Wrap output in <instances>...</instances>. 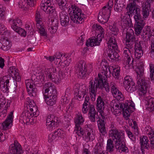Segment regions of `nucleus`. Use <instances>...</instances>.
<instances>
[{
    "label": "nucleus",
    "mask_w": 154,
    "mask_h": 154,
    "mask_svg": "<svg viewBox=\"0 0 154 154\" xmlns=\"http://www.w3.org/2000/svg\"><path fill=\"white\" fill-rule=\"evenodd\" d=\"M89 96H86L85 99V102L83 104L88 106V115H90V118L92 119H94V116L96 112L94 105L91 104L90 102H89Z\"/></svg>",
    "instance_id": "obj_21"
},
{
    "label": "nucleus",
    "mask_w": 154,
    "mask_h": 154,
    "mask_svg": "<svg viewBox=\"0 0 154 154\" xmlns=\"http://www.w3.org/2000/svg\"><path fill=\"white\" fill-rule=\"evenodd\" d=\"M130 32H127L126 33L125 41L126 46L131 49L134 47V43L136 42L135 41V38L133 30L130 29Z\"/></svg>",
    "instance_id": "obj_16"
},
{
    "label": "nucleus",
    "mask_w": 154,
    "mask_h": 154,
    "mask_svg": "<svg viewBox=\"0 0 154 154\" xmlns=\"http://www.w3.org/2000/svg\"><path fill=\"white\" fill-rule=\"evenodd\" d=\"M51 22V25L50 26H48V29L51 34H53L56 32L58 29L59 23L57 20H53Z\"/></svg>",
    "instance_id": "obj_39"
},
{
    "label": "nucleus",
    "mask_w": 154,
    "mask_h": 154,
    "mask_svg": "<svg viewBox=\"0 0 154 154\" xmlns=\"http://www.w3.org/2000/svg\"><path fill=\"white\" fill-rule=\"evenodd\" d=\"M35 15L36 27L39 31L40 35L46 38L47 36V34L42 21V16L40 15V12L38 11L36 12Z\"/></svg>",
    "instance_id": "obj_10"
},
{
    "label": "nucleus",
    "mask_w": 154,
    "mask_h": 154,
    "mask_svg": "<svg viewBox=\"0 0 154 154\" xmlns=\"http://www.w3.org/2000/svg\"><path fill=\"white\" fill-rule=\"evenodd\" d=\"M7 119L2 124H0V128L2 129L6 130L11 128L12 125L13 120L12 115L13 113L11 112Z\"/></svg>",
    "instance_id": "obj_24"
},
{
    "label": "nucleus",
    "mask_w": 154,
    "mask_h": 154,
    "mask_svg": "<svg viewBox=\"0 0 154 154\" xmlns=\"http://www.w3.org/2000/svg\"><path fill=\"white\" fill-rule=\"evenodd\" d=\"M43 94L46 103L51 106L54 105L57 99V91L53 84L48 82L44 85Z\"/></svg>",
    "instance_id": "obj_2"
},
{
    "label": "nucleus",
    "mask_w": 154,
    "mask_h": 154,
    "mask_svg": "<svg viewBox=\"0 0 154 154\" xmlns=\"http://www.w3.org/2000/svg\"><path fill=\"white\" fill-rule=\"evenodd\" d=\"M61 131L60 129H58L53 134H50L49 135L48 141L51 142L54 141H55L59 137L61 136Z\"/></svg>",
    "instance_id": "obj_33"
},
{
    "label": "nucleus",
    "mask_w": 154,
    "mask_h": 154,
    "mask_svg": "<svg viewBox=\"0 0 154 154\" xmlns=\"http://www.w3.org/2000/svg\"><path fill=\"white\" fill-rule=\"evenodd\" d=\"M105 69L101 73L98 74V77L95 78L94 80H91L89 83V90L90 93V97L92 101L95 100V97L97 89L102 90L105 89L108 92L110 91L108 84L107 82V68L105 66Z\"/></svg>",
    "instance_id": "obj_1"
},
{
    "label": "nucleus",
    "mask_w": 154,
    "mask_h": 154,
    "mask_svg": "<svg viewBox=\"0 0 154 154\" xmlns=\"http://www.w3.org/2000/svg\"><path fill=\"white\" fill-rule=\"evenodd\" d=\"M4 134L0 132V142H2L4 141L8 137L7 133H4Z\"/></svg>",
    "instance_id": "obj_57"
},
{
    "label": "nucleus",
    "mask_w": 154,
    "mask_h": 154,
    "mask_svg": "<svg viewBox=\"0 0 154 154\" xmlns=\"http://www.w3.org/2000/svg\"><path fill=\"white\" fill-rule=\"evenodd\" d=\"M98 124L100 132L102 135H104L106 133V130L105 127V123L98 122Z\"/></svg>",
    "instance_id": "obj_46"
},
{
    "label": "nucleus",
    "mask_w": 154,
    "mask_h": 154,
    "mask_svg": "<svg viewBox=\"0 0 154 154\" xmlns=\"http://www.w3.org/2000/svg\"><path fill=\"white\" fill-rule=\"evenodd\" d=\"M60 24L62 26L66 27L69 24V18L68 16L64 12L60 13Z\"/></svg>",
    "instance_id": "obj_30"
},
{
    "label": "nucleus",
    "mask_w": 154,
    "mask_h": 154,
    "mask_svg": "<svg viewBox=\"0 0 154 154\" xmlns=\"http://www.w3.org/2000/svg\"><path fill=\"white\" fill-rule=\"evenodd\" d=\"M59 122V119L57 117L54 115L49 114L46 119L47 127L49 130L54 129L55 127H57Z\"/></svg>",
    "instance_id": "obj_12"
},
{
    "label": "nucleus",
    "mask_w": 154,
    "mask_h": 154,
    "mask_svg": "<svg viewBox=\"0 0 154 154\" xmlns=\"http://www.w3.org/2000/svg\"><path fill=\"white\" fill-rule=\"evenodd\" d=\"M75 130L76 131V133L79 136H82L84 135L85 136V131H86V129L85 130H82L80 126H75Z\"/></svg>",
    "instance_id": "obj_47"
},
{
    "label": "nucleus",
    "mask_w": 154,
    "mask_h": 154,
    "mask_svg": "<svg viewBox=\"0 0 154 154\" xmlns=\"http://www.w3.org/2000/svg\"><path fill=\"white\" fill-rule=\"evenodd\" d=\"M108 84L109 86V83H107ZM109 86V88L110 87L111 88V93L112 92V91L113 90H114V91L116 90H117V88L116 87V84L113 82H111L110 83V86Z\"/></svg>",
    "instance_id": "obj_63"
},
{
    "label": "nucleus",
    "mask_w": 154,
    "mask_h": 154,
    "mask_svg": "<svg viewBox=\"0 0 154 154\" xmlns=\"http://www.w3.org/2000/svg\"><path fill=\"white\" fill-rule=\"evenodd\" d=\"M79 89L78 95H77V96H78L79 99H81V94H82V96H83V97H84V96L87 93L88 89L84 85L82 86L81 88H80Z\"/></svg>",
    "instance_id": "obj_41"
},
{
    "label": "nucleus",
    "mask_w": 154,
    "mask_h": 154,
    "mask_svg": "<svg viewBox=\"0 0 154 154\" xmlns=\"http://www.w3.org/2000/svg\"><path fill=\"white\" fill-rule=\"evenodd\" d=\"M76 73H78V77L80 79L84 78L87 69L86 66V63L84 60L80 61L76 67Z\"/></svg>",
    "instance_id": "obj_15"
},
{
    "label": "nucleus",
    "mask_w": 154,
    "mask_h": 154,
    "mask_svg": "<svg viewBox=\"0 0 154 154\" xmlns=\"http://www.w3.org/2000/svg\"><path fill=\"white\" fill-rule=\"evenodd\" d=\"M109 29L114 32L113 34L115 35H116L118 34L119 31V30L117 26V24L114 22L112 25L110 26H109Z\"/></svg>",
    "instance_id": "obj_45"
},
{
    "label": "nucleus",
    "mask_w": 154,
    "mask_h": 154,
    "mask_svg": "<svg viewBox=\"0 0 154 154\" xmlns=\"http://www.w3.org/2000/svg\"><path fill=\"white\" fill-rule=\"evenodd\" d=\"M152 51L150 53L151 57L154 58V39L151 42V44Z\"/></svg>",
    "instance_id": "obj_58"
},
{
    "label": "nucleus",
    "mask_w": 154,
    "mask_h": 154,
    "mask_svg": "<svg viewBox=\"0 0 154 154\" xmlns=\"http://www.w3.org/2000/svg\"><path fill=\"white\" fill-rule=\"evenodd\" d=\"M109 136L113 140H116L117 144L119 141H123L124 138V134L119 131L116 128L110 130L109 132Z\"/></svg>",
    "instance_id": "obj_13"
},
{
    "label": "nucleus",
    "mask_w": 154,
    "mask_h": 154,
    "mask_svg": "<svg viewBox=\"0 0 154 154\" xmlns=\"http://www.w3.org/2000/svg\"><path fill=\"white\" fill-rule=\"evenodd\" d=\"M123 104L122 103H120L119 104L113 105L111 110L115 115L121 113L123 108Z\"/></svg>",
    "instance_id": "obj_38"
},
{
    "label": "nucleus",
    "mask_w": 154,
    "mask_h": 154,
    "mask_svg": "<svg viewBox=\"0 0 154 154\" xmlns=\"http://www.w3.org/2000/svg\"><path fill=\"white\" fill-rule=\"evenodd\" d=\"M150 77L152 80H154V65L151 63L149 64Z\"/></svg>",
    "instance_id": "obj_54"
},
{
    "label": "nucleus",
    "mask_w": 154,
    "mask_h": 154,
    "mask_svg": "<svg viewBox=\"0 0 154 154\" xmlns=\"http://www.w3.org/2000/svg\"><path fill=\"white\" fill-rule=\"evenodd\" d=\"M143 4H144V3H143ZM150 9V5H147L144 3V4L143 5L142 15L144 20H146L148 17L149 10Z\"/></svg>",
    "instance_id": "obj_34"
},
{
    "label": "nucleus",
    "mask_w": 154,
    "mask_h": 154,
    "mask_svg": "<svg viewBox=\"0 0 154 154\" xmlns=\"http://www.w3.org/2000/svg\"><path fill=\"white\" fill-rule=\"evenodd\" d=\"M117 94H117L116 96L115 97L118 100H119L121 101L122 100L124 99V97L121 92H118Z\"/></svg>",
    "instance_id": "obj_62"
},
{
    "label": "nucleus",
    "mask_w": 154,
    "mask_h": 154,
    "mask_svg": "<svg viewBox=\"0 0 154 154\" xmlns=\"http://www.w3.org/2000/svg\"><path fill=\"white\" fill-rule=\"evenodd\" d=\"M137 74V83L138 86V93L140 96H144L147 92L149 84L143 76L144 68L140 66H137L136 69Z\"/></svg>",
    "instance_id": "obj_3"
},
{
    "label": "nucleus",
    "mask_w": 154,
    "mask_h": 154,
    "mask_svg": "<svg viewBox=\"0 0 154 154\" xmlns=\"http://www.w3.org/2000/svg\"><path fill=\"white\" fill-rule=\"evenodd\" d=\"M128 137L133 141H135V136L130 131L128 130L126 131Z\"/></svg>",
    "instance_id": "obj_56"
},
{
    "label": "nucleus",
    "mask_w": 154,
    "mask_h": 154,
    "mask_svg": "<svg viewBox=\"0 0 154 154\" xmlns=\"http://www.w3.org/2000/svg\"><path fill=\"white\" fill-rule=\"evenodd\" d=\"M140 0H129V4L128 5L127 7L129 8V10L130 12H132L133 7L136 6V2H139Z\"/></svg>",
    "instance_id": "obj_48"
},
{
    "label": "nucleus",
    "mask_w": 154,
    "mask_h": 154,
    "mask_svg": "<svg viewBox=\"0 0 154 154\" xmlns=\"http://www.w3.org/2000/svg\"><path fill=\"white\" fill-rule=\"evenodd\" d=\"M0 40L2 45L0 46V48L5 51H7L10 48L11 45L7 37L2 36Z\"/></svg>",
    "instance_id": "obj_29"
},
{
    "label": "nucleus",
    "mask_w": 154,
    "mask_h": 154,
    "mask_svg": "<svg viewBox=\"0 0 154 154\" xmlns=\"http://www.w3.org/2000/svg\"><path fill=\"white\" fill-rule=\"evenodd\" d=\"M9 23L11 28L20 35L25 37L26 32L25 31L19 26L22 23V21L19 19L17 18L15 19L10 18L9 20Z\"/></svg>",
    "instance_id": "obj_9"
},
{
    "label": "nucleus",
    "mask_w": 154,
    "mask_h": 154,
    "mask_svg": "<svg viewBox=\"0 0 154 154\" xmlns=\"http://www.w3.org/2000/svg\"><path fill=\"white\" fill-rule=\"evenodd\" d=\"M92 130L89 128H88L86 129V131H85V140H87V141L90 140L92 141L94 139V135Z\"/></svg>",
    "instance_id": "obj_36"
},
{
    "label": "nucleus",
    "mask_w": 154,
    "mask_h": 154,
    "mask_svg": "<svg viewBox=\"0 0 154 154\" xmlns=\"http://www.w3.org/2000/svg\"><path fill=\"white\" fill-rule=\"evenodd\" d=\"M145 100L146 104V108L147 109L150 111L152 112L154 110V98L150 96L146 97L145 98Z\"/></svg>",
    "instance_id": "obj_27"
},
{
    "label": "nucleus",
    "mask_w": 154,
    "mask_h": 154,
    "mask_svg": "<svg viewBox=\"0 0 154 154\" xmlns=\"http://www.w3.org/2000/svg\"><path fill=\"white\" fill-rule=\"evenodd\" d=\"M97 38L93 37V38L90 40L89 42L88 41L86 42V45L87 46L93 47L95 46L99 45H100V43L102 41V38H103L98 37L97 36Z\"/></svg>",
    "instance_id": "obj_31"
},
{
    "label": "nucleus",
    "mask_w": 154,
    "mask_h": 154,
    "mask_svg": "<svg viewBox=\"0 0 154 154\" xmlns=\"http://www.w3.org/2000/svg\"><path fill=\"white\" fill-rule=\"evenodd\" d=\"M114 149V145L112 140L109 139L107 141L106 150L109 152H112Z\"/></svg>",
    "instance_id": "obj_43"
},
{
    "label": "nucleus",
    "mask_w": 154,
    "mask_h": 154,
    "mask_svg": "<svg viewBox=\"0 0 154 154\" xmlns=\"http://www.w3.org/2000/svg\"><path fill=\"white\" fill-rule=\"evenodd\" d=\"M25 84L29 94L32 96L35 97L36 95V89L32 80L29 79L26 80Z\"/></svg>",
    "instance_id": "obj_20"
},
{
    "label": "nucleus",
    "mask_w": 154,
    "mask_h": 154,
    "mask_svg": "<svg viewBox=\"0 0 154 154\" xmlns=\"http://www.w3.org/2000/svg\"><path fill=\"white\" fill-rule=\"evenodd\" d=\"M113 4V1L110 0L107 4L102 8L98 16L99 22L103 24L107 22L111 14V9Z\"/></svg>",
    "instance_id": "obj_5"
},
{
    "label": "nucleus",
    "mask_w": 154,
    "mask_h": 154,
    "mask_svg": "<svg viewBox=\"0 0 154 154\" xmlns=\"http://www.w3.org/2000/svg\"><path fill=\"white\" fill-rule=\"evenodd\" d=\"M123 106L122 111L123 112L124 115L128 117L130 116V113L128 108L129 107L127 105V103H123Z\"/></svg>",
    "instance_id": "obj_50"
},
{
    "label": "nucleus",
    "mask_w": 154,
    "mask_h": 154,
    "mask_svg": "<svg viewBox=\"0 0 154 154\" xmlns=\"http://www.w3.org/2000/svg\"><path fill=\"white\" fill-rule=\"evenodd\" d=\"M9 106L8 103H7L5 107V109L3 110L1 112H0V116L2 117H4L6 116V113L7 112L6 109H7L8 107Z\"/></svg>",
    "instance_id": "obj_59"
},
{
    "label": "nucleus",
    "mask_w": 154,
    "mask_h": 154,
    "mask_svg": "<svg viewBox=\"0 0 154 154\" xmlns=\"http://www.w3.org/2000/svg\"><path fill=\"white\" fill-rule=\"evenodd\" d=\"M124 86L128 92L132 93L136 90L135 83L129 76H126L124 78Z\"/></svg>",
    "instance_id": "obj_14"
},
{
    "label": "nucleus",
    "mask_w": 154,
    "mask_h": 154,
    "mask_svg": "<svg viewBox=\"0 0 154 154\" xmlns=\"http://www.w3.org/2000/svg\"><path fill=\"white\" fill-rule=\"evenodd\" d=\"M134 9L133 8L132 12H130L129 11V12L130 14L133 13L134 16V18L135 21H137L138 20H142L141 18V15L140 14V9L137 8L136 7V6L133 7Z\"/></svg>",
    "instance_id": "obj_40"
},
{
    "label": "nucleus",
    "mask_w": 154,
    "mask_h": 154,
    "mask_svg": "<svg viewBox=\"0 0 154 154\" xmlns=\"http://www.w3.org/2000/svg\"><path fill=\"white\" fill-rule=\"evenodd\" d=\"M74 121L75 126H80V125H83L85 121V119L81 113L78 112L76 115Z\"/></svg>",
    "instance_id": "obj_32"
},
{
    "label": "nucleus",
    "mask_w": 154,
    "mask_h": 154,
    "mask_svg": "<svg viewBox=\"0 0 154 154\" xmlns=\"http://www.w3.org/2000/svg\"><path fill=\"white\" fill-rule=\"evenodd\" d=\"M85 37V35H82L80 38V39H81L79 42L78 43V45H79L82 46L83 44V42L85 41L84 38Z\"/></svg>",
    "instance_id": "obj_64"
},
{
    "label": "nucleus",
    "mask_w": 154,
    "mask_h": 154,
    "mask_svg": "<svg viewBox=\"0 0 154 154\" xmlns=\"http://www.w3.org/2000/svg\"><path fill=\"white\" fill-rule=\"evenodd\" d=\"M36 2V0H23L19 2V6L20 7L27 9L34 6Z\"/></svg>",
    "instance_id": "obj_26"
},
{
    "label": "nucleus",
    "mask_w": 154,
    "mask_h": 154,
    "mask_svg": "<svg viewBox=\"0 0 154 154\" xmlns=\"http://www.w3.org/2000/svg\"><path fill=\"white\" fill-rule=\"evenodd\" d=\"M116 50L112 49H108L106 50V52H105V55L109 60H116L119 57V55Z\"/></svg>",
    "instance_id": "obj_23"
},
{
    "label": "nucleus",
    "mask_w": 154,
    "mask_h": 154,
    "mask_svg": "<svg viewBox=\"0 0 154 154\" xmlns=\"http://www.w3.org/2000/svg\"><path fill=\"white\" fill-rule=\"evenodd\" d=\"M122 24L124 28L132 27L133 26L132 20L130 17V14L128 12L121 17Z\"/></svg>",
    "instance_id": "obj_18"
},
{
    "label": "nucleus",
    "mask_w": 154,
    "mask_h": 154,
    "mask_svg": "<svg viewBox=\"0 0 154 154\" xmlns=\"http://www.w3.org/2000/svg\"><path fill=\"white\" fill-rule=\"evenodd\" d=\"M135 56L136 58L139 59L143 55V51L142 49V47L140 42L137 41L135 43Z\"/></svg>",
    "instance_id": "obj_28"
},
{
    "label": "nucleus",
    "mask_w": 154,
    "mask_h": 154,
    "mask_svg": "<svg viewBox=\"0 0 154 154\" xmlns=\"http://www.w3.org/2000/svg\"><path fill=\"white\" fill-rule=\"evenodd\" d=\"M150 143H149V140L147 137L146 136L140 137V142L141 149L142 152L144 151V149L154 150V133L153 132L149 133Z\"/></svg>",
    "instance_id": "obj_7"
},
{
    "label": "nucleus",
    "mask_w": 154,
    "mask_h": 154,
    "mask_svg": "<svg viewBox=\"0 0 154 154\" xmlns=\"http://www.w3.org/2000/svg\"><path fill=\"white\" fill-rule=\"evenodd\" d=\"M40 5L41 9L43 10L46 14H52L55 11L53 5L51 4L50 1L47 0H42Z\"/></svg>",
    "instance_id": "obj_17"
},
{
    "label": "nucleus",
    "mask_w": 154,
    "mask_h": 154,
    "mask_svg": "<svg viewBox=\"0 0 154 154\" xmlns=\"http://www.w3.org/2000/svg\"><path fill=\"white\" fill-rule=\"evenodd\" d=\"M141 38L144 41H147V40L150 37H149L148 33L146 32L145 33V32H143L142 34L141 35Z\"/></svg>",
    "instance_id": "obj_60"
},
{
    "label": "nucleus",
    "mask_w": 154,
    "mask_h": 154,
    "mask_svg": "<svg viewBox=\"0 0 154 154\" xmlns=\"http://www.w3.org/2000/svg\"><path fill=\"white\" fill-rule=\"evenodd\" d=\"M116 144V145L115 146V147L117 149L119 150V152H121H121H126L128 150V148L125 146L124 139L122 141L119 142Z\"/></svg>",
    "instance_id": "obj_37"
},
{
    "label": "nucleus",
    "mask_w": 154,
    "mask_h": 154,
    "mask_svg": "<svg viewBox=\"0 0 154 154\" xmlns=\"http://www.w3.org/2000/svg\"><path fill=\"white\" fill-rule=\"evenodd\" d=\"M96 106L98 111L100 113V117L98 115V113L96 110V114L95 115L94 119H93L90 118V115H88L89 118L91 122H95L96 121V119H98L97 120V123H105L104 120L106 119V115L104 113V110L105 108L104 103L103 99L100 96H99L97 100Z\"/></svg>",
    "instance_id": "obj_4"
},
{
    "label": "nucleus",
    "mask_w": 154,
    "mask_h": 154,
    "mask_svg": "<svg viewBox=\"0 0 154 154\" xmlns=\"http://www.w3.org/2000/svg\"><path fill=\"white\" fill-rule=\"evenodd\" d=\"M18 71V70L16 69L15 66H13L10 67L8 71L9 75L11 76L12 78L15 80V82L14 81L15 88L17 87L15 83H16V82H19L21 80V77H20Z\"/></svg>",
    "instance_id": "obj_19"
},
{
    "label": "nucleus",
    "mask_w": 154,
    "mask_h": 154,
    "mask_svg": "<svg viewBox=\"0 0 154 154\" xmlns=\"http://www.w3.org/2000/svg\"><path fill=\"white\" fill-rule=\"evenodd\" d=\"M120 68L118 67L113 69V71L112 72L113 76L117 79H118L119 78L120 75Z\"/></svg>",
    "instance_id": "obj_53"
},
{
    "label": "nucleus",
    "mask_w": 154,
    "mask_h": 154,
    "mask_svg": "<svg viewBox=\"0 0 154 154\" xmlns=\"http://www.w3.org/2000/svg\"><path fill=\"white\" fill-rule=\"evenodd\" d=\"M26 110H24L20 117V120L24 124L27 125L28 121H29V118L30 117L35 116L36 117L38 115V112L37 111L36 107L35 106H29Z\"/></svg>",
    "instance_id": "obj_8"
},
{
    "label": "nucleus",
    "mask_w": 154,
    "mask_h": 154,
    "mask_svg": "<svg viewBox=\"0 0 154 154\" xmlns=\"http://www.w3.org/2000/svg\"><path fill=\"white\" fill-rule=\"evenodd\" d=\"M10 152L11 154L23 153L21 146L17 141L15 140L14 143L9 146Z\"/></svg>",
    "instance_id": "obj_22"
},
{
    "label": "nucleus",
    "mask_w": 154,
    "mask_h": 154,
    "mask_svg": "<svg viewBox=\"0 0 154 154\" xmlns=\"http://www.w3.org/2000/svg\"><path fill=\"white\" fill-rule=\"evenodd\" d=\"M115 5L114 7V9L115 11L117 12H120L123 8L124 6V4L122 3L117 2L116 3L115 2Z\"/></svg>",
    "instance_id": "obj_49"
},
{
    "label": "nucleus",
    "mask_w": 154,
    "mask_h": 154,
    "mask_svg": "<svg viewBox=\"0 0 154 154\" xmlns=\"http://www.w3.org/2000/svg\"><path fill=\"white\" fill-rule=\"evenodd\" d=\"M94 154H106L103 153L100 143H97L94 148Z\"/></svg>",
    "instance_id": "obj_42"
},
{
    "label": "nucleus",
    "mask_w": 154,
    "mask_h": 154,
    "mask_svg": "<svg viewBox=\"0 0 154 154\" xmlns=\"http://www.w3.org/2000/svg\"><path fill=\"white\" fill-rule=\"evenodd\" d=\"M9 87V86L5 85V83L0 84L1 90L4 93L7 92L8 91L9 89L8 87Z\"/></svg>",
    "instance_id": "obj_55"
},
{
    "label": "nucleus",
    "mask_w": 154,
    "mask_h": 154,
    "mask_svg": "<svg viewBox=\"0 0 154 154\" xmlns=\"http://www.w3.org/2000/svg\"><path fill=\"white\" fill-rule=\"evenodd\" d=\"M6 31H7L6 28L3 24L0 23V34L2 35L3 31H4V32H5Z\"/></svg>",
    "instance_id": "obj_61"
},
{
    "label": "nucleus",
    "mask_w": 154,
    "mask_h": 154,
    "mask_svg": "<svg viewBox=\"0 0 154 154\" xmlns=\"http://www.w3.org/2000/svg\"><path fill=\"white\" fill-rule=\"evenodd\" d=\"M127 47L123 49V58L126 66H127L128 69L132 68L133 67V60L132 57L130 48Z\"/></svg>",
    "instance_id": "obj_11"
},
{
    "label": "nucleus",
    "mask_w": 154,
    "mask_h": 154,
    "mask_svg": "<svg viewBox=\"0 0 154 154\" xmlns=\"http://www.w3.org/2000/svg\"><path fill=\"white\" fill-rule=\"evenodd\" d=\"M109 45H108V49H112L114 50H117L118 46L117 45L116 38L114 36H112L109 40Z\"/></svg>",
    "instance_id": "obj_35"
},
{
    "label": "nucleus",
    "mask_w": 154,
    "mask_h": 154,
    "mask_svg": "<svg viewBox=\"0 0 154 154\" xmlns=\"http://www.w3.org/2000/svg\"><path fill=\"white\" fill-rule=\"evenodd\" d=\"M51 70V69H45V73L46 76L52 81V79H53V78H54V77H55L56 74H52L51 72H50V70Z\"/></svg>",
    "instance_id": "obj_51"
},
{
    "label": "nucleus",
    "mask_w": 154,
    "mask_h": 154,
    "mask_svg": "<svg viewBox=\"0 0 154 154\" xmlns=\"http://www.w3.org/2000/svg\"><path fill=\"white\" fill-rule=\"evenodd\" d=\"M68 12L70 18L75 23H80V22L82 21L85 17L81 9L75 5H71Z\"/></svg>",
    "instance_id": "obj_6"
},
{
    "label": "nucleus",
    "mask_w": 154,
    "mask_h": 154,
    "mask_svg": "<svg viewBox=\"0 0 154 154\" xmlns=\"http://www.w3.org/2000/svg\"><path fill=\"white\" fill-rule=\"evenodd\" d=\"M95 28L96 30L99 31L100 33L98 34L97 36L98 37L103 38L104 37V29L100 26L96 24L95 26Z\"/></svg>",
    "instance_id": "obj_44"
},
{
    "label": "nucleus",
    "mask_w": 154,
    "mask_h": 154,
    "mask_svg": "<svg viewBox=\"0 0 154 154\" xmlns=\"http://www.w3.org/2000/svg\"><path fill=\"white\" fill-rule=\"evenodd\" d=\"M66 1L65 0H59L58 5L60 8L62 10H65L66 8Z\"/></svg>",
    "instance_id": "obj_52"
},
{
    "label": "nucleus",
    "mask_w": 154,
    "mask_h": 154,
    "mask_svg": "<svg viewBox=\"0 0 154 154\" xmlns=\"http://www.w3.org/2000/svg\"><path fill=\"white\" fill-rule=\"evenodd\" d=\"M145 23L143 20H138L135 21L134 29L135 34L138 35L142 32V30L145 25Z\"/></svg>",
    "instance_id": "obj_25"
}]
</instances>
